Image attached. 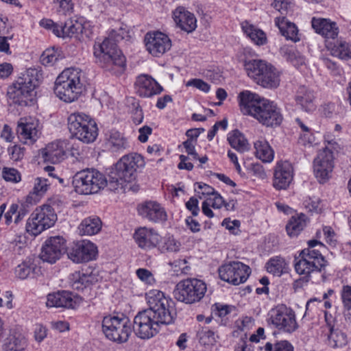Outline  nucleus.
Instances as JSON below:
<instances>
[{"label": "nucleus", "instance_id": "nucleus-47", "mask_svg": "<svg viewBox=\"0 0 351 351\" xmlns=\"http://www.w3.org/2000/svg\"><path fill=\"white\" fill-rule=\"evenodd\" d=\"M132 169L137 173L138 169H142L145 165L144 158L137 153H130L121 157Z\"/></svg>", "mask_w": 351, "mask_h": 351}, {"label": "nucleus", "instance_id": "nucleus-41", "mask_svg": "<svg viewBox=\"0 0 351 351\" xmlns=\"http://www.w3.org/2000/svg\"><path fill=\"white\" fill-rule=\"evenodd\" d=\"M266 268L269 273L280 276L282 274L288 271L289 264L284 258L275 256L269 260L266 264Z\"/></svg>", "mask_w": 351, "mask_h": 351}, {"label": "nucleus", "instance_id": "nucleus-38", "mask_svg": "<svg viewBox=\"0 0 351 351\" xmlns=\"http://www.w3.org/2000/svg\"><path fill=\"white\" fill-rule=\"evenodd\" d=\"M307 223V218L304 214L292 216L286 225V230L291 237H297Z\"/></svg>", "mask_w": 351, "mask_h": 351}, {"label": "nucleus", "instance_id": "nucleus-20", "mask_svg": "<svg viewBox=\"0 0 351 351\" xmlns=\"http://www.w3.org/2000/svg\"><path fill=\"white\" fill-rule=\"evenodd\" d=\"M65 249V240L62 237H51L43 245L40 257L45 262L54 263L60 258Z\"/></svg>", "mask_w": 351, "mask_h": 351}, {"label": "nucleus", "instance_id": "nucleus-30", "mask_svg": "<svg viewBox=\"0 0 351 351\" xmlns=\"http://www.w3.org/2000/svg\"><path fill=\"white\" fill-rule=\"evenodd\" d=\"M65 143L64 141H55L48 144L41 151V155L45 162L53 164L61 162L66 154Z\"/></svg>", "mask_w": 351, "mask_h": 351}, {"label": "nucleus", "instance_id": "nucleus-59", "mask_svg": "<svg viewBox=\"0 0 351 351\" xmlns=\"http://www.w3.org/2000/svg\"><path fill=\"white\" fill-rule=\"evenodd\" d=\"M186 86H193L204 93H208L210 85L201 79H191L186 83Z\"/></svg>", "mask_w": 351, "mask_h": 351}, {"label": "nucleus", "instance_id": "nucleus-7", "mask_svg": "<svg viewBox=\"0 0 351 351\" xmlns=\"http://www.w3.org/2000/svg\"><path fill=\"white\" fill-rule=\"evenodd\" d=\"M68 129L72 136L79 141L90 143L98 136V128L94 119L83 112L71 113L67 118Z\"/></svg>", "mask_w": 351, "mask_h": 351}, {"label": "nucleus", "instance_id": "nucleus-14", "mask_svg": "<svg viewBox=\"0 0 351 351\" xmlns=\"http://www.w3.org/2000/svg\"><path fill=\"white\" fill-rule=\"evenodd\" d=\"M250 272V268L241 262H230L219 268L220 278L234 285L245 282Z\"/></svg>", "mask_w": 351, "mask_h": 351}, {"label": "nucleus", "instance_id": "nucleus-2", "mask_svg": "<svg viewBox=\"0 0 351 351\" xmlns=\"http://www.w3.org/2000/svg\"><path fill=\"white\" fill-rule=\"evenodd\" d=\"M127 34L126 28L120 26L110 30L108 36L102 42L95 43L93 54L96 62L101 67L115 74L123 72L125 68V58L118 49L117 43L123 40Z\"/></svg>", "mask_w": 351, "mask_h": 351}, {"label": "nucleus", "instance_id": "nucleus-46", "mask_svg": "<svg viewBox=\"0 0 351 351\" xmlns=\"http://www.w3.org/2000/svg\"><path fill=\"white\" fill-rule=\"evenodd\" d=\"M330 345L334 348H343L348 344V338L346 333L339 330L330 328V334L328 337Z\"/></svg>", "mask_w": 351, "mask_h": 351}, {"label": "nucleus", "instance_id": "nucleus-23", "mask_svg": "<svg viewBox=\"0 0 351 351\" xmlns=\"http://www.w3.org/2000/svg\"><path fill=\"white\" fill-rule=\"evenodd\" d=\"M38 121L35 118H21L18 122L19 138L25 144H32L38 138Z\"/></svg>", "mask_w": 351, "mask_h": 351}, {"label": "nucleus", "instance_id": "nucleus-49", "mask_svg": "<svg viewBox=\"0 0 351 351\" xmlns=\"http://www.w3.org/2000/svg\"><path fill=\"white\" fill-rule=\"evenodd\" d=\"M264 351H293V346L286 340L278 341L274 344L267 342L264 346Z\"/></svg>", "mask_w": 351, "mask_h": 351}, {"label": "nucleus", "instance_id": "nucleus-61", "mask_svg": "<svg viewBox=\"0 0 351 351\" xmlns=\"http://www.w3.org/2000/svg\"><path fill=\"white\" fill-rule=\"evenodd\" d=\"M47 328L40 324L35 325L34 328V338L35 340L40 343L43 341L47 337Z\"/></svg>", "mask_w": 351, "mask_h": 351}, {"label": "nucleus", "instance_id": "nucleus-6", "mask_svg": "<svg viewBox=\"0 0 351 351\" xmlns=\"http://www.w3.org/2000/svg\"><path fill=\"white\" fill-rule=\"evenodd\" d=\"M41 79L42 73L38 70L32 68L27 69L14 84L13 91L10 93L13 102L19 106H27Z\"/></svg>", "mask_w": 351, "mask_h": 351}, {"label": "nucleus", "instance_id": "nucleus-50", "mask_svg": "<svg viewBox=\"0 0 351 351\" xmlns=\"http://www.w3.org/2000/svg\"><path fill=\"white\" fill-rule=\"evenodd\" d=\"M59 58L58 51L53 49H46L40 56V62L45 66L53 65Z\"/></svg>", "mask_w": 351, "mask_h": 351}, {"label": "nucleus", "instance_id": "nucleus-9", "mask_svg": "<svg viewBox=\"0 0 351 351\" xmlns=\"http://www.w3.org/2000/svg\"><path fill=\"white\" fill-rule=\"evenodd\" d=\"M206 291L207 286L203 280L190 278L177 284L173 295L179 302L192 304L201 301Z\"/></svg>", "mask_w": 351, "mask_h": 351}, {"label": "nucleus", "instance_id": "nucleus-55", "mask_svg": "<svg viewBox=\"0 0 351 351\" xmlns=\"http://www.w3.org/2000/svg\"><path fill=\"white\" fill-rule=\"evenodd\" d=\"M32 270V267L29 264L22 263L15 268V274L20 279H25L31 274Z\"/></svg>", "mask_w": 351, "mask_h": 351}, {"label": "nucleus", "instance_id": "nucleus-57", "mask_svg": "<svg viewBox=\"0 0 351 351\" xmlns=\"http://www.w3.org/2000/svg\"><path fill=\"white\" fill-rule=\"evenodd\" d=\"M341 297L343 308L347 311L351 310V286L345 285L343 287Z\"/></svg>", "mask_w": 351, "mask_h": 351}, {"label": "nucleus", "instance_id": "nucleus-28", "mask_svg": "<svg viewBox=\"0 0 351 351\" xmlns=\"http://www.w3.org/2000/svg\"><path fill=\"white\" fill-rule=\"evenodd\" d=\"M311 25L317 34L327 39H335L339 34L337 23L329 19L313 17Z\"/></svg>", "mask_w": 351, "mask_h": 351}, {"label": "nucleus", "instance_id": "nucleus-22", "mask_svg": "<svg viewBox=\"0 0 351 351\" xmlns=\"http://www.w3.org/2000/svg\"><path fill=\"white\" fill-rule=\"evenodd\" d=\"M136 93L144 98L152 97L163 91L162 86L151 75L141 74L134 84Z\"/></svg>", "mask_w": 351, "mask_h": 351}, {"label": "nucleus", "instance_id": "nucleus-3", "mask_svg": "<svg viewBox=\"0 0 351 351\" xmlns=\"http://www.w3.org/2000/svg\"><path fill=\"white\" fill-rule=\"evenodd\" d=\"M317 246L324 247L320 241L310 240L308 241V247L301 250L298 256L295 257L294 269L301 276L293 282V289L295 291L306 286L312 280L313 274H319L322 280H324L322 272L325 269L327 261L319 250L315 249Z\"/></svg>", "mask_w": 351, "mask_h": 351}, {"label": "nucleus", "instance_id": "nucleus-26", "mask_svg": "<svg viewBox=\"0 0 351 351\" xmlns=\"http://www.w3.org/2000/svg\"><path fill=\"white\" fill-rule=\"evenodd\" d=\"M238 99L241 112L244 114H248L253 117L258 111L257 107L259 105L261 106V104L265 99L258 95L249 90H244L240 93Z\"/></svg>", "mask_w": 351, "mask_h": 351}, {"label": "nucleus", "instance_id": "nucleus-13", "mask_svg": "<svg viewBox=\"0 0 351 351\" xmlns=\"http://www.w3.org/2000/svg\"><path fill=\"white\" fill-rule=\"evenodd\" d=\"M333 151L326 147L317 152L313 160V171L320 183L326 182L332 176L335 167Z\"/></svg>", "mask_w": 351, "mask_h": 351}, {"label": "nucleus", "instance_id": "nucleus-10", "mask_svg": "<svg viewBox=\"0 0 351 351\" xmlns=\"http://www.w3.org/2000/svg\"><path fill=\"white\" fill-rule=\"evenodd\" d=\"M102 330L106 337L114 342H126L132 332L131 324L127 317L106 316L102 321Z\"/></svg>", "mask_w": 351, "mask_h": 351}, {"label": "nucleus", "instance_id": "nucleus-18", "mask_svg": "<svg viewBox=\"0 0 351 351\" xmlns=\"http://www.w3.org/2000/svg\"><path fill=\"white\" fill-rule=\"evenodd\" d=\"M67 255L75 263L88 262L96 258L97 247L90 241L82 240L73 244Z\"/></svg>", "mask_w": 351, "mask_h": 351}, {"label": "nucleus", "instance_id": "nucleus-58", "mask_svg": "<svg viewBox=\"0 0 351 351\" xmlns=\"http://www.w3.org/2000/svg\"><path fill=\"white\" fill-rule=\"evenodd\" d=\"M25 149L19 145H15L8 149L10 158L14 161L21 160L24 156Z\"/></svg>", "mask_w": 351, "mask_h": 351}, {"label": "nucleus", "instance_id": "nucleus-21", "mask_svg": "<svg viewBox=\"0 0 351 351\" xmlns=\"http://www.w3.org/2000/svg\"><path fill=\"white\" fill-rule=\"evenodd\" d=\"M294 169L287 160L278 161L274 169L273 186L276 190H285L292 182Z\"/></svg>", "mask_w": 351, "mask_h": 351}, {"label": "nucleus", "instance_id": "nucleus-43", "mask_svg": "<svg viewBox=\"0 0 351 351\" xmlns=\"http://www.w3.org/2000/svg\"><path fill=\"white\" fill-rule=\"evenodd\" d=\"M218 335L208 327H200L197 331V338L200 344L211 346L215 344Z\"/></svg>", "mask_w": 351, "mask_h": 351}, {"label": "nucleus", "instance_id": "nucleus-34", "mask_svg": "<svg viewBox=\"0 0 351 351\" xmlns=\"http://www.w3.org/2000/svg\"><path fill=\"white\" fill-rule=\"evenodd\" d=\"M275 24L278 27L281 34L287 40L293 42L300 40L298 35V29L295 25L285 19L284 16L276 17L275 19Z\"/></svg>", "mask_w": 351, "mask_h": 351}, {"label": "nucleus", "instance_id": "nucleus-60", "mask_svg": "<svg viewBox=\"0 0 351 351\" xmlns=\"http://www.w3.org/2000/svg\"><path fill=\"white\" fill-rule=\"evenodd\" d=\"M320 201L316 197H306L303 201V206L310 212H317L319 209Z\"/></svg>", "mask_w": 351, "mask_h": 351}, {"label": "nucleus", "instance_id": "nucleus-31", "mask_svg": "<svg viewBox=\"0 0 351 351\" xmlns=\"http://www.w3.org/2000/svg\"><path fill=\"white\" fill-rule=\"evenodd\" d=\"M105 145L110 152L113 153H121L130 147L129 142L123 134L114 130L106 134Z\"/></svg>", "mask_w": 351, "mask_h": 351}, {"label": "nucleus", "instance_id": "nucleus-5", "mask_svg": "<svg viewBox=\"0 0 351 351\" xmlns=\"http://www.w3.org/2000/svg\"><path fill=\"white\" fill-rule=\"evenodd\" d=\"M244 66L247 75L257 84L270 89L280 85V72L271 64L262 60H252L245 62Z\"/></svg>", "mask_w": 351, "mask_h": 351}, {"label": "nucleus", "instance_id": "nucleus-42", "mask_svg": "<svg viewBox=\"0 0 351 351\" xmlns=\"http://www.w3.org/2000/svg\"><path fill=\"white\" fill-rule=\"evenodd\" d=\"M27 346V341L21 334L10 335L5 344L6 351H23Z\"/></svg>", "mask_w": 351, "mask_h": 351}, {"label": "nucleus", "instance_id": "nucleus-24", "mask_svg": "<svg viewBox=\"0 0 351 351\" xmlns=\"http://www.w3.org/2000/svg\"><path fill=\"white\" fill-rule=\"evenodd\" d=\"M161 236L154 228L141 227L134 234V239L137 245L145 251L151 250L158 245Z\"/></svg>", "mask_w": 351, "mask_h": 351}, {"label": "nucleus", "instance_id": "nucleus-11", "mask_svg": "<svg viewBox=\"0 0 351 351\" xmlns=\"http://www.w3.org/2000/svg\"><path fill=\"white\" fill-rule=\"evenodd\" d=\"M57 220L53 208L49 205H43L36 208L28 218L26 230L34 236L52 227Z\"/></svg>", "mask_w": 351, "mask_h": 351}, {"label": "nucleus", "instance_id": "nucleus-64", "mask_svg": "<svg viewBox=\"0 0 351 351\" xmlns=\"http://www.w3.org/2000/svg\"><path fill=\"white\" fill-rule=\"evenodd\" d=\"M199 201L195 197H191L186 203V208L190 210L193 216H197L199 213Z\"/></svg>", "mask_w": 351, "mask_h": 351}, {"label": "nucleus", "instance_id": "nucleus-12", "mask_svg": "<svg viewBox=\"0 0 351 351\" xmlns=\"http://www.w3.org/2000/svg\"><path fill=\"white\" fill-rule=\"evenodd\" d=\"M269 321L274 328L283 332L291 333L298 328L295 312L285 304L278 305L270 310Z\"/></svg>", "mask_w": 351, "mask_h": 351}, {"label": "nucleus", "instance_id": "nucleus-37", "mask_svg": "<svg viewBox=\"0 0 351 351\" xmlns=\"http://www.w3.org/2000/svg\"><path fill=\"white\" fill-rule=\"evenodd\" d=\"M49 184L47 179L36 178L32 191L27 196V201L31 204H36L48 190Z\"/></svg>", "mask_w": 351, "mask_h": 351}, {"label": "nucleus", "instance_id": "nucleus-29", "mask_svg": "<svg viewBox=\"0 0 351 351\" xmlns=\"http://www.w3.org/2000/svg\"><path fill=\"white\" fill-rule=\"evenodd\" d=\"M46 305L48 307L74 308L77 306V299L70 292L58 291L47 295Z\"/></svg>", "mask_w": 351, "mask_h": 351}, {"label": "nucleus", "instance_id": "nucleus-8", "mask_svg": "<svg viewBox=\"0 0 351 351\" xmlns=\"http://www.w3.org/2000/svg\"><path fill=\"white\" fill-rule=\"evenodd\" d=\"M73 185L76 193L82 195L96 193L107 185L104 174L94 169H86L75 173Z\"/></svg>", "mask_w": 351, "mask_h": 351}, {"label": "nucleus", "instance_id": "nucleus-40", "mask_svg": "<svg viewBox=\"0 0 351 351\" xmlns=\"http://www.w3.org/2000/svg\"><path fill=\"white\" fill-rule=\"evenodd\" d=\"M228 141L230 146L238 152H244L250 149L247 140L238 130H233L228 134Z\"/></svg>", "mask_w": 351, "mask_h": 351}, {"label": "nucleus", "instance_id": "nucleus-54", "mask_svg": "<svg viewBox=\"0 0 351 351\" xmlns=\"http://www.w3.org/2000/svg\"><path fill=\"white\" fill-rule=\"evenodd\" d=\"M136 276L143 282L147 285H153L155 278L150 271L144 268H139L136 271Z\"/></svg>", "mask_w": 351, "mask_h": 351}, {"label": "nucleus", "instance_id": "nucleus-4", "mask_svg": "<svg viewBox=\"0 0 351 351\" xmlns=\"http://www.w3.org/2000/svg\"><path fill=\"white\" fill-rule=\"evenodd\" d=\"M82 91L81 71L79 69H66L56 78L54 93L61 100L69 103L74 101Z\"/></svg>", "mask_w": 351, "mask_h": 351}, {"label": "nucleus", "instance_id": "nucleus-56", "mask_svg": "<svg viewBox=\"0 0 351 351\" xmlns=\"http://www.w3.org/2000/svg\"><path fill=\"white\" fill-rule=\"evenodd\" d=\"M39 25L43 28L51 31L54 35L59 37L60 24L56 23L49 19H43L39 22Z\"/></svg>", "mask_w": 351, "mask_h": 351}, {"label": "nucleus", "instance_id": "nucleus-33", "mask_svg": "<svg viewBox=\"0 0 351 351\" xmlns=\"http://www.w3.org/2000/svg\"><path fill=\"white\" fill-rule=\"evenodd\" d=\"M243 33L254 44L258 46L264 45L267 43V36L265 33L247 21L241 23Z\"/></svg>", "mask_w": 351, "mask_h": 351}, {"label": "nucleus", "instance_id": "nucleus-53", "mask_svg": "<svg viewBox=\"0 0 351 351\" xmlns=\"http://www.w3.org/2000/svg\"><path fill=\"white\" fill-rule=\"evenodd\" d=\"M2 173L3 178L6 181L16 183L21 180L19 172L14 168L4 167Z\"/></svg>", "mask_w": 351, "mask_h": 351}, {"label": "nucleus", "instance_id": "nucleus-17", "mask_svg": "<svg viewBox=\"0 0 351 351\" xmlns=\"http://www.w3.org/2000/svg\"><path fill=\"white\" fill-rule=\"evenodd\" d=\"M261 104L257 107L258 111L254 117L267 127L279 125L283 118L280 110L277 106L266 99Z\"/></svg>", "mask_w": 351, "mask_h": 351}, {"label": "nucleus", "instance_id": "nucleus-45", "mask_svg": "<svg viewBox=\"0 0 351 351\" xmlns=\"http://www.w3.org/2000/svg\"><path fill=\"white\" fill-rule=\"evenodd\" d=\"M82 31V25L77 21L71 20L66 21L64 24L60 25L59 37H71Z\"/></svg>", "mask_w": 351, "mask_h": 351}, {"label": "nucleus", "instance_id": "nucleus-36", "mask_svg": "<svg viewBox=\"0 0 351 351\" xmlns=\"http://www.w3.org/2000/svg\"><path fill=\"white\" fill-rule=\"evenodd\" d=\"M255 156L263 162H271L274 158V152L269 143L261 138L254 143Z\"/></svg>", "mask_w": 351, "mask_h": 351}, {"label": "nucleus", "instance_id": "nucleus-15", "mask_svg": "<svg viewBox=\"0 0 351 351\" xmlns=\"http://www.w3.org/2000/svg\"><path fill=\"white\" fill-rule=\"evenodd\" d=\"M99 269L86 267L80 271H75L69 276L68 282L73 289L82 291L101 280Z\"/></svg>", "mask_w": 351, "mask_h": 351}, {"label": "nucleus", "instance_id": "nucleus-35", "mask_svg": "<svg viewBox=\"0 0 351 351\" xmlns=\"http://www.w3.org/2000/svg\"><path fill=\"white\" fill-rule=\"evenodd\" d=\"M102 222L97 216L85 218L78 226L79 232L82 235H95L101 229Z\"/></svg>", "mask_w": 351, "mask_h": 351}, {"label": "nucleus", "instance_id": "nucleus-39", "mask_svg": "<svg viewBox=\"0 0 351 351\" xmlns=\"http://www.w3.org/2000/svg\"><path fill=\"white\" fill-rule=\"evenodd\" d=\"M224 204V199L217 192L209 196L202 205V213L209 218L214 217V213L210 208L219 209Z\"/></svg>", "mask_w": 351, "mask_h": 351}, {"label": "nucleus", "instance_id": "nucleus-48", "mask_svg": "<svg viewBox=\"0 0 351 351\" xmlns=\"http://www.w3.org/2000/svg\"><path fill=\"white\" fill-rule=\"evenodd\" d=\"M332 54L341 59L351 58V45L346 41H338L332 49Z\"/></svg>", "mask_w": 351, "mask_h": 351}, {"label": "nucleus", "instance_id": "nucleus-1", "mask_svg": "<svg viewBox=\"0 0 351 351\" xmlns=\"http://www.w3.org/2000/svg\"><path fill=\"white\" fill-rule=\"evenodd\" d=\"M149 308L139 312L134 319L133 330L141 339L155 336L160 325L173 323L176 310L173 300L158 289L149 290L145 295Z\"/></svg>", "mask_w": 351, "mask_h": 351}, {"label": "nucleus", "instance_id": "nucleus-62", "mask_svg": "<svg viewBox=\"0 0 351 351\" xmlns=\"http://www.w3.org/2000/svg\"><path fill=\"white\" fill-rule=\"evenodd\" d=\"M240 224V221L236 219L231 221L230 219H224L222 221V226H225L226 228L233 234L237 233Z\"/></svg>", "mask_w": 351, "mask_h": 351}, {"label": "nucleus", "instance_id": "nucleus-25", "mask_svg": "<svg viewBox=\"0 0 351 351\" xmlns=\"http://www.w3.org/2000/svg\"><path fill=\"white\" fill-rule=\"evenodd\" d=\"M138 213L143 218L154 223L165 221L167 218L165 209L155 201H147L139 205Z\"/></svg>", "mask_w": 351, "mask_h": 351}, {"label": "nucleus", "instance_id": "nucleus-27", "mask_svg": "<svg viewBox=\"0 0 351 351\" xmlns=\"http://www.w3.org/2000/svg\"><path fill=\"white\" fill-rule=\"evenodd\" d=\"M173 19L176 26L187 33L197 27L196 17L184 7H178L173 12Z\"/></svg>", "mask_w": 351, "mask_h": 351}, {"label": "nucleus", "instance_id": "nucleus-51", "mask_svg": "<svg viewBox=\"0 0 351 351\" xmlns=\"http://www.w3.org/2000/svg\"><path fill=\"white\" fill-rule=\"evenodd\" d=\"M53 2L56 11L60 14L66 15L73 8L72 0H53Z\"/></svg>", "mask_w": 351, "mask_h": 351}, {"label": "nucleus", "instance_id": "nucleus-16", "mask_svg": "<svg viewBox=\"0 0 351 351\" xmlns=\"http://www.w3.org/2000/svg\"><path fill=\"white\" fill-rule=\"evenodd\" d=\"M136 177L134 169H132L121 158L109 175L108 184L111 190L123 189L125 184L132 182Z\"/></svg>", "mask_w": 351, "mask_h": 351}, {"label": "nucleus", "instance_id": "nucleus-44", "mask_svg": "<svg viewBox=\"0 0 351 351\" xmlns=\"http://www.w3.org/2000/svg\"><path fill=\"white\" fill-rule=\"evenodd\" d=\"M181 244L171 235H166L161 237L156 246L161 252H177L180 250Z\"/></svg>", "mask_w": 351, "mask_h": 351}, {"label": "nucleus", "instance_id": "nucleus-19", "mask_svg": "<svg viewBox=\"0 0 351 351\" xmlns=\"http://www.w3.org/2000/svg\"><path fill=\"white\" fill-rule=\"evenodd\" d=\"M145 44L147 51L154 56L160 57L171 47V40L161 32H152L146 34Z\"/></svg>", "mask_w": 351, "mask_h": 351}, {"label": "nucleus", "instance_id": "nucleus-63", "mask_svg": "<svg viewBox=\"0 0 351 351\" xmlns=\"http://www.w3.org/2000/svg\"><path fill=\"white\" fill-rule=\"evenodd\" d=\"M195 145L196 142H195L192 139H187L183 143V146L185 148L186 152L191 155L193 159H197V153L195 152Z\"/></svg>", "mask_w": 351, "mask_h": 351}, {"label": "nucleus", "instance_id": "nucleus-52", "mask_svg": "<svg viewBox=\"0 0 351 351\" xmlns=\"http://www.w3.org/2000/svg\"><path fill=\"white\" fill-rule=\"evenodd\" d=\"M29 204H31L28 203L27 199L25 200V202H21L20 204H17V210L14 220V223H19L29 213L30 210Z\"/></svg>", "mask_w": 351, "mask_h": 351}, {"label": "nucleus", "instance_id": "nucleus-32", "mask_svg": "<svg viewBox=\"0 0 351 351\" xmlns=\"http://www.w3.org/2000/svg\"><path fill=\"white\" fill-rule=\"evenodd\" d=\"M315 96L313 90L309 88L302 86L298 88L295 101L302 110L306 112H312L315 109Z\"/></svg>", "mask_w": 351, "mask_h": 351}]
</instances>
